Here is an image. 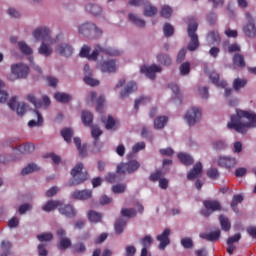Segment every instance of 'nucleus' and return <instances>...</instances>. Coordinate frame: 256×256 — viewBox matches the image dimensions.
<instances>
[{
	"mask_svg": "<svg viewBox=\"0 0 256 256\" xmlns=\"http://www.w3.org/2000/svg\"><path fill=\"white\" fill-rule=\"evenodd\" d=\"M228 129H234L237 133H246L249 129L256 128V113L253 111L236 110L231 116Z\"/></svg>",
	"mask_w": 256,
	"mask_h": 256,
	"instance_id": "1",
	"label": "nucleus"
},
{
	"mask_svg": "<svg viewBox=\"0 0 256 256\" xmlns=\"http://www.w3.org/2000/svg\"><path fill=\"white\" fill-rule=\"evenodd\" d=\"M91 53V48L87 45H84L80 51V57H86L89 61H97L99 55H111L112 57H117L121 53L118 49L111 47H103L99 44L94 46V49Z\"/></svg>",
	"mask_w": 256,
	"mask_h": 256,
	"instance_id": "2",
	"label": "nucleus"
},
{
	"mask_svg": "<svg viewBox=\"0 0 256 256\" xmlns=\"http://www.w3.org/2000/svg\"><path fill=\"white\" fill-rule=\"evenodd\" d=\"M112 57L109 54H100L99 57H102L101 60L97 61L96 69H99L101 73H116L118 66L115 59H105V57Z\"/></svg>",
	"mask_w": 256,
	"mask_h": 256,
	"instance_id": "3",
	"label": "nucleus"
},
{
	"mask_svg": "<svg viewBox=\"0 0 256 256\" xmlns=\"http://www.w3.org/2000/svg\"><path fill=\"white\" fill-rule=\"evenodd\" d=\"M72 181L71 185H81L87 181V171H83V163H77L71 170Z\"/></svg>",
	"mask_w": 256,
	"mask_h": 256,
	"instance_id": "4",
	"label": "nucleus"
},
{
	"mask_svg": "<svg viewBox=\"0 0 256 256\" xmlns=\"http://www.w3.org/2000/svg\"><path fill=\"white\" fill-rule=\"evenodd\" d=\"M197 27V22H193L188 25V36L190 37V42L188 44L189 51L199 49V36L196 34Z\"/></svg>",
	"mask_w": 256,
	"mask_h": 256,
	"instance_id": "5",
	"label": "nucleus"
},
{
	"mask_svg": "<svg viewBox=\"0 0 256 256\" xmlns=\"http://www.w3.org/2000/svg\"><path fill=\"white\" fill-rule=\"evenodd\" d=\"M202 112L201 109L193 107L189 109L184 115V121L189 125V127H194L199 121H201Z\"/></svg>",
	"mask_w": 256,
	"mask_h": 256,
	"instance_id": "6",
	"label": "nucleus"
},
{
	"mask_svg": "<svg viewBox=\"0 0 256 256\" xmlns=\"http://www.w3.org/2000/svg\"><path fill=\"white\" fill-rule=\"evenodd\" d=\"M8 106L12 111L16 112L18 117H23V115H25L29 109V106L25 102H19V97L17 96H14L10 99Z\"/></svg>",
	"mask_w": 256,
	"mask_h": 256,
	"instance_id": "7",
	"label": "nucleus"
},
{
	"mask_svg": "<svg viewBox=\"0 0 256 256\" xmlns=\"http://www.w3.org/2000/svg\"><path fill=\"white\" fill-rule=\"evenodd\" d=\"M32 36L36 41H51V28L45 25L38 26L33 30Z\"/></svg>",
	"mask_w": 256,
	"mask_h": 256,
	"instance_id": "8",
	"label": "nucleus"
},
{
	"mask_svg": "<svg viewBox=\"0 0 256 256\" xmlns=\"http://www.w3.org/2000/svg\"><path fill=\"white\" fill-rule=\"evenodd\" d=\"M204 72L208 73V77L214 85H216L217 87H221L222 89H225L226 97H229L231 95V93H233V89L227 88V82H225L223 80L219 81V74L217 72H215V71L209 72L207 70V68L204 69Z\"/></svg>",
	"mask_w": 256,
	"mask_h": 256,
	"instance_id": "9",
	"label": "nucleus"
},
{
	"mask_svg": "<svg viewBox=\"0 0 256 256\" xmlns=\"http://www.w3.org/2000/svg\"><path fill=\"white\" fill-rule=\"evenodd\" d=\"M247 24L243 28V32L246 35V37H249L250 39H255L256 37V27H255V18H253V15L251 13L246 12L245 13Z\"/></svg>",
	"mask_w": 256,
	"mask_h": 256,
	"instance_id": "10",
	"label": "nucleus"
},
{
	"mask_svg": "<svg viewBox=\"0 0 256 256\" xmlns=\"http://www.w3.org/2000/svg\"><path fill=\"white\" fill-rule=\"evenodd\" d=\"M139 167H141V164L139 163V161L130 160L127 163L118 165L117 173H119L120 175H125V173H129V174L135 173V171H137Z\"/></svg>",
	"mask_w": 256,
	"mask_h": 256,
	"instance_id": "11",
	"label": "nucleus"
},
{
	"mask_svg": "<svg viewBox=\"0 0 256 256\" xmlns=\"http://www.w3.org/2000/svg\"><path fill=\"white\" fill-rule=\"evenodd\" d=\"M11 73L14 75V79H25L29 75V66L23 63L13 64Z\"/></svg>",
	"mask_w": 256,
	"mask_h": 256,
	"instance_id": "12",
	"label": "nucleus"
},
{
	"mask_svg": "<svg viewBox=\"0 0 256 256\" xmlns=\"http://www.w3.org/2000/svg\"><path fill=\"white\" fill-rule=\"evenodd\" d=\"M171 229L166 228L163 232L156 236L157 241H159L158 249L165 251L168 245H171Z\"/></svg>",
	"mask_w": 256,
	"mask_h": 256,
	"instance_id": "13",
	"label": "nucleus"
},
{
	"mask_svg": "<svg viewBox=\"0 0 256 256\" xmlns=\"http://www.w3.org/2000/svg\"><path fill=\"white\" fill-rule=\"evenodd\" d=\"M205 209L201 211V214L204 217H209L211 213H215V211H221V203L215 200H206L204 201Z\"/></svg>",
	"mask_w": 256,
	"mask_h": 256,
	"instance_id": "14",
	"label": "nucleus"
},
{
	"mask_svg": "<svg viewBox=\"0 0 256 256\" xmlns=\"http://www.w3.org/2000/svg\"><path fill=\"white\" fill-rule=\"evenodd\" d=\"M163 69L161 68V66L157 65V64H153L151 66H141L140 68V73H143V75H145L146 77H148V79H155L156 77V73H161Z\"/></svg>",
	"mask_w": 256,
	"mask_h": 256,
	"instance_id": "15",
	"label": "nucleus"
},
{
	"mask_svg": "<svg viewBox=\"0 0 256 256\" xmlns=\"http://www.w3.org/2000/svg\"><path fill=\"white\" fill-rule=\"evenodd\" d=\"M217 163L219 167H223L224 169H233L234 167H237V158L230 156H220Z\"/></svg>",
	"mask_w": 256,
	"mask_h": 256,
	"instance_id": "16",
	"label": "nucleus"
},
{
	"mask_svg": "<svg viewBox=\"0 0 256 256\" xmlns=\"http://www.w3.org/2000/svg\"><path fill=\"white\" fill-rule=\"evenodd\" d=\"M55 52L61 57H71L73 55V46L69 43H59L56 45Z\"/></svg>",
	"mask_w": 256,
	"mask_h": 256,
	"instance_id": "17",
	"label": "nucleus"
},
{
	"mask_svg": "<svg viewBox=\"0 0 256 256\" xmlns=\"http://www.w3.org/2000/svg\"><path fill=\"white\" fill-rule=\"evenodd\" d=\"M93 29H95V24L93 22H86L78 25V33L84 37H93Z\"/></svg>",
	"mask_w": 256,
	"mask_h": 256,
	"instance_id": "18",
	"label": "nucleus"
},
{
	"mask_svg": "<svg viewBox=\"0 0 256 256\" xmlns=\"http://www.w3.org/2000/svg\"><path fill=\"white\" fill-rule=\"evenodd\" d=\"M57 235H58V239L60 241V247L62 249H69V247H71V239L67 238V232L60 228L57 231Z\"/></svg>",
	"mask_w": 256,
	"mask_h": 256,
	"instance_id": "19",
	"label": "nucleus"
},
{
	"mask_svg": "<svg viewBox=\"0 0 256 256\" xmlns=\"http://www.w3.org/2000/svg\"><path fill=\"white\" fill-rule=\"evenodd\" d=\"M72 197L78 201H87L93 197V192L91 190H77L72 193Z\"/></svg>",
	"mask_w": 256,
	"mask_h": 256,
	"instance_id": "20",
	"label": "nucleus"
},
{
	"mask_svg": "<svg viewBox=\"0 0 256 256\" xmlns=\"http://www.w3.org/2000/svg\"><path fill=\"white\" fill-rule=\"evenodd\" d=\"M202 174H203V165L200 162H198L195 164L193 169L188 173L187 179H189V181H193V179H197L201 177Z\"/></svg>",
	"mask_w": 256,
	"mask_h": 256,
	"instance_id": "21",
	"label": "nucleus"
},
{
	"mask_svg": "<svg viewBox=\"0 0 256 256\" xmlns=\"http://www.w3.org/2000/svg\"><path fill=\"white\" fill-rule=\"evenodd\" d=\"M18 48L24 55H28V60L33 63V48L29 46L25 41L18 42Z\"/></svg>",
	"mask_w": 256,
	"mask_h": 256,
	"instance_id": "22",
	"label": "nucleus"
},
{
	"mask_svg": "<svg viewBox=\"0 0 256 256\" xmlns=\"http://www.w3.org/2000/svg\"><path fill=\"white\" fill-rule=\"evenodd\" d=\"M137 90V83L136 82H128L125 88L120 92V98L125 99V97H129L131 93H135Z\"/></svg>",
	"mask_w": 256,
	"mask_h": 256,
	"instance_id": "23",
	"label": "nucleus"
},
{
	"mask_svg": "<svg viewBox=\"0 0 256 256\" xmlns=\"http://www.w3.org/2000/svg\"><path fill=\"white\" fill-rule=\"evenodd\" d=\"M39 55H42L43 57H51L53 53V47L51 45L46 44L45 41H43L38 48Z\"/></svg>",
	"mask_w": 256,
	"mask_h": 256,
	"instance_id": "24",
	"label": "nucleus"
},
{
	"mask_svg": "<svg viewBox=\"0 0 256 256\" xmlns=\"http://www.w3.org/2000/svg\"><path fill=\"white\" fill-rule=\"evenodd\" d=\"M16 151H20L21 153L24 154H29V153H33L35 151V145L31 144V143H26V144H22V145H18L13 147V150Z\"/></svg>",
	"mask_w": 256,
	"mask_h": 256,
	"instance_id": "25",
	"label": "nucleus"
},
{
	"mask_svg": "<svg viewBox=\"0 0 256 256\" xmlns=\"http://www.w3.org/2000/svg\"><path fill=\"white\" fill-rule=\"evenodd\" d=\"M143 14L145 17H155V15H157V7L153 6L149 3V0H147V3L144 4Z\"/></svg>",
	"mask_w": 256,
	"mask_h": 256,
	"instance_id": "26",
	"label": "nucleus"
},
{
	"mask_svg": "<svg viewBox=\"0 0 256 256\" xmlns=\"http://www.w3.org/2000/svg\"><path fill=\"white\" fill-rule=\"evenodd\" d=\"M221 237V230H216L210 233H201L200 238L206 239V241H217Z\"/></svg>",
	"mask_w": 256,
	"mask_h": 256,
	"instance_id": "27",
	"label": "nucleus"
},
{
	"mask_svg": "<svg viewBox=\"0 0 256 256\" xmlns=\"http://www.w3.org/2000/svg\"><path fill=\"white\" fill-rule=\"evenodd\" d=\"M85 9L88 13H91V15H94L95 17L103 13V8L97 4H87Z\"/></svg>",
	"mask_w": 256,
	"mask_h": 256,
	"instance_id": "28",
	"label": "nucleus"
},
{
	"mask_svg": "<svg viewBox=\"0 0 256 256\" xmlns=\"http://www.w3.org/2000/svg\"><path fill=\"white\" fill-rule=\"evenodd\" d=\"M208 45H219L221 43V36L218 32L211 31L207 36Z\"/></svg>",
	"mask_w": 256,
	"mask_h": 256,
	"instance_id": "29",
	"label": "nucleus"
},
{
	"mask_svg": "<svg viewBox=\"0 0 256 256\" xmlns=\"http://www.w3.org/2000/svg\"><path fill=\"white\" fill-rule=\"evenodd\" d=\"M167 121H169V118H167V116H158L154 120V129H157V130L165 129V125H167Z\"/></svg>",
	"mask_w": 256,
	"mask_h": 256,
	"instance_id": "30",
	"label": "nucleus"
},
{
	"mask_svg": "<svg viewBox=\"0 0 256 256\" xmlns=\"http://www.w3.org/2000/svg\"><path fill=\"white\" fill-rule=\"evenodd\" d=\"M34 117H36L37 120H30L28 122V126L30 127H39L43 125V116H41V113H39V110H35L33 112Z\"/></svg>",
	"mask_w": 256,
	"mask_h": 256,
	"instance_id": "31",
	"label": "nucleus"
},
{
	"mask_svg": "<svg viewBox=\"0 0 256 256\" xmlns=\"http://www.w3.org/2000/svg\"><path fill=\"white\" fill-rule=\"evenodd\" d=\"M128 17H129V21H131V23L136 25V27H140V28L145 27V20H143L137 14L130 13Z\"/></svg>",
	"mask_w": 256,
	"mask_h": 256,
	"instance_id": "32",
	"label": "nucleus"
},
{
	"mask_svg": "<svg viewBox=\"0 0 256 256\" xmlns=\"http://www.w3.org/2000/svg\"><path fill=\"white\" fill-rule=\"evenodd\" d=\"M59 212L61 215H65L66 217H75V210L71 205L60 206Z\"/></svg>",
	"mask_w": 256,
	"mask_h": 256,
	"instance_id": "33",
	"label": "nucleus"
},
{
	"mask_svg": "<svg viewBox=\"0 0 256 256\" xmlns=\"http://www.w3.org/2000/svg\"><path fill=\"white\" fill-rule=\"evenodd\" d=\"M56 101H58V103H69V101H71V99H73V97H71V95L67 94V93H63V92H58L54 95Z\"/></svg>",
	"mask_w": 256,
	"mask_h": 256,
	"instance_id": "34",
	"label": "nucleus"
},
{
	"mask_svg": "<svg viewBox=\"0 0 256 256\" xmlns=\"http://www.w3.org/2000/svg\"><path fill=\"white\" fill-rule=\"evenodd\" d=\"M61 205V202L55 201V200H49L43 207L42 209L46 211V213H49L51 211H54V209H57Z\"/></svg>",
	"mask_w": 256,
	"mask_h": 256,
	"instance_id": "35",
	"label": "nucleus"
},
{
	"mask_svg": "<svg viewBox=\"0 0 256 256\" xmlns=\"http://www.w3.org/2000/svg\"><path fill=\"white\" fill-rule=\"evenodd\" d=\"M102 122L104 123L105 128L108 130L117 127V120H114L111 116H107V118L102 117Z\"/></svg>",
	"mask_w": 256,
	"mask_h": 256,
	"instance_id": "36",
	"label": "nucleus"
},
{
	"mask_svg": "<svg viewBox=\"0 0 256 256\" xmlns=\"http://www.w3.org/2000/svg\"><path fill=\"white\" fill-rule=\"evenodd\" d=\"M157 61L158 63H161V65H166L167 67H169V65H171V63L173 62L171 56L168 54H158Z\"/></svg>",
	"mask_w": 256,
	"mask_h": 256,
	"instance_id": "37",
	"label": "nucleus"
},
{
	"mask_svg": "<svg viewBox=\"0 0 256 256\" xmlns=\"http://www.w3.org/2000/svg\"><path fill=\"white\" fill-rule=\"evenodd\" d=\"M82 122L86 127L93 123V114L89 111H83L81 116Z\"/></svg>",
	"mask_w": 256,
	"mask_h": 256,
	"instance_id": "38",
	"label": "nucleus"
},
{
	"mask_svg": "<svg viewBox=\"0 0 256 256\" xmlns=\"http://www.w3.org/2000/svg\"><path fill=\"white\" fill-rule=\"evenodd\" d=\"M41 169L37 164L30 163L25 168L22 169V175H29V173H35V171H39Z\"/></svg>",
	"mask_w": 256,
	"mask_h": 256,
	"instance_id": "39",
	"label": "nucleus"
},
{
	"mask_svg": "<svg viewBox=\"0 0 256 256\" xmlns=\"http://www.w3.org/2000/svg\"><path fill=\"white\" fill-rule=\"evenodd\" d=\"M178 159L183 163V165H193V157L189 154L179 153Z\"/></svg>",
	"mask_w": 256,
	"mask_h": 256,
	"instance_id": "40",
	"label": "nucleus"
},
{
	"mask_svg": "<svg viewBox=\"0 0 256 256\" xmlns=\"http://www.w3.org/2000/svg\"><path fill=\"white\" fill-rule=\"evenodd\" d=\"M127 225V221H125L123 218H120L115 223V231L118 235H121L123 233V229H125V226Z\"/></svg>",
	"mask_w": 256,
	"mask_h": 256,
	"instance_id": "41",
	"label": "nucleus"
},
{
	"mask_svg": "<svg viewBox=\"0 0 256 256\" xmlns=\"http://www.w3.org/2000/svg\"><path fill=\"white\" fill-rule=\"evenodd\" d=\"M101 214L99 212L90 210L88 212V219L91 221V223H99L101 221Z\"/></svg>",
	"mask_w": 256,
	"mask_h": 256,
	"instance_id": "42",
	"label": "nucleus"
},
{
	"mask_svg": "<svg viewBox=\"0 0 256 256\" xmlns=\"http://www.w3.org/2000/svg\"><path fill=\"white\" fill-rule=\"evenodd\" d=\"M5 83L0 79V103H5L9 99V93L4 90Z\"/></svg>",
	"mask_w": 256,
	"mask_h": 256,
	"instance_id": "43",
	"label": "nucleus"
},
{
	"mask_svg": "<svg viewBox=\"0 0 256 256\" xmlns=\"http://www.w3.org/2000/svg\"><path fill=\"white\" fill-rule=\"evenodd\" d=\"M219 221L223 231H229V229H231V222H229V218L224 215H220Z\"/></svg>",
	"mask_w": 256,
	"mask_h": 256,
	"instance_id": "44",
	"label": "nucleus"
},
{
	"mask_svg": "<svg viewBox=\"0 0 256 256\" xmlns=\"http://www.w3.org/2000/svg\"><path fill=\"white\" fill-rule=\"evenodd\" d=\"M246 85H247V80H245V79L236 78L233 81V88L236 91H240V89H243V87H245Z\"/></svg>",
	"mask_w": 256,
	"mask_h": 256,
	"instance_id": "45",
	"label": "nucleus"
},
{
	"mask_svg": "<svg viewBox=\"0 0 256 256\" xmlns=\"http://www.w3.org/2000/svg\"><path fill=\"white\" fill-rule=\"evenodd\" d=\"M61 135L66 143H71V138L73 137V129L65 128L61 131Z\"/></svg>",
	"mask_w": 256,
	"mask_h": 256,
	"instance_id": "46",
	"label": "nucleus"
},
{
	"mask_svg": "<svg viewBox=\"0 0 256 256\" xmlns=\"http://www.w3.org/2000/svg\"><path fill=\"white\" fill-rule=\"evenodd\" d=\"M1 249H2V253L0 256H8L9 255V251H11V242L9 241H2L1 242Z\"/></svg>",
	"mask_w": 256,
	"mask_h": 256,
	"instance_id": "47",
	"label": "nucleus"
},
{
	"mask_svg": "<svg viewBox=\"0 0 256 256\" xmlns=\"http://www.w3.org/2000/svg\"><path fill=\"white\" fill-rule=\"evenodd\" d=\"M122 217H135L137 215V211L133 208H122L121 210Z\"/></svg>",
	"mask_w": 256,
	"mask_h": 256,
	"instance_id": "48",
	"label": "nucleus"
},
{
	"mask_svg": "<svg viewBox=\"0 0 256 256\" xmlns=\"http://www.w3.org/2000/svg\"><path fill=\"white\" fill-rule=\"evenodd\" d=\"M234 65H237L238 67H245V58L241 54H235L234 58Z\"/></svg>",
	"mask_w": 256,
	"mask_h": 256,
	"instance_id": "49",
	"label": "nucleus"
},
{
	"mask_svg": "<svg viewBox=\"0 0 256 256\" xmlns=\"http://www.w3.org/2000/svg\"><path fill=\"white\" fill-rule=\"evenodd\" d=\"M160 14H161V17H164V19H169V17L173 15V9H171V7L169 6H163Z\"/></svg>",
	"mask_w": 256,
	"mask_h": 256,
	"instance_id": "50",
	"label": "nucleus"
},
{
	"mask_svg": "<svg viewBox=\"0 0 256 256\" xmlns=\"http://www.w3.org/2000/svg\"><path fill=\"white\" fill-rule=\"evenodd\" d=\"M243 202V196L242 195H235L233 196L232 202H231V207L233 209V211H237V205H239V203Z\"/></svg>",
	"mask_w": 256,
	"mask_h": 256,
	"instance_id": "51",
	"label": "nucleus"
},
{
	"mask_svg": "<svg viewBox=\"0 0 256 256\" xmlns=\"http://www.w3.org/2000/svg\"><path fill=\"white\" fill-rule=\"evenodd\" d=\"M74 143H75L81 157H85L86 149H85V146H81V138H79V137L74 138Z\"/></svg>",
	"mask_w": 256,
	"mask_h": 256,
	"instance_id": "52",
	"label": "nucleus"
},
{
	"mask_svg": "<svg viewBox=\"0 0 256 256\" xmlns=\"http://www.w3.org/2000/svg\"><path fill=\"white\" fill-rule=\"evenodd\" d=\"M84 82L86 83V85H90V87H97V85H99V80L93 78V75L85 76Z\"/></svg>",
	"mask_w": 256,
	"mask_h": 256,
	"instance_id": "53",
	"label": "nucleus"
},
{
	"mask_svg": "<svg viewBox=\"0 0 256 256\" xmlns=\"http://www.w3.org/2000/svg\"><path fill=\"white\" fill-rule=\"evenodd\" d=\"M180 243L184 249H193V240L189 237L182 238Z\"/></svg>",
	"mask_w": 256,
	"mask_h": 256,
	"instance_id": "54",
	"label": "nucleus"
},
{
	"mask_svg": "<svg viewBox=\"0 0 256 256\" xmlns=\"http://www.w3.org/2000/svg\"><path fill=\"white\" fill-rule=\"evenodd\" d=\"M179 71L182 75H188L191 71V64H189V62L182 63L179 67Z\"/></svg>",
	"mask_w": 256,
	"mask_h": 256,
	"instance_id": "55",
	"label": "nucleus"
},
{
	"mask_svg": "<svg viewBox=\"0 0 256 256\" xmlns=\"http://www.w3.org/2000/svg\"><path fill=\"white\" fill-rule=\"evenodd\" d=\"M142 246L144 249H149L151 245H153V238L149 235H146L142 240H141Z\"/></svg>",
	"mask_w": 256,
	"mask_h": 256,
	"instance_id": "56",
	"label": "nucleus"
},
{
	"mask_svg": "<svg viewBox=\"0 0 256 256\" xmlns=\"http://www.w3.org/2000/svg\"><path fill=\"white\" fill-rule=\"evenodd\" d=\"M91 133H92L93 139H96V140L99 139L101 135H103V131H101V128H99V126L97 125L92 126Z\"/></svg>",
	"mask_w": 256,
	"mask_h": 256,
	"instance_id": "57",
	"label": "nucleus"
},
{
	"mask_svg": "<svg viewBox=\"0 0 256 256\" xmlns=\"http://www.w3.org/2000/svg\"><path fill=\"white\" fill-rule=\"evenodd\" d=\"M74 252L75 253H85L87 251V247L85 246L84 243L78 242L73 246Z\"/></svg>",
	"mask_w": 256,
	"mask_h": 256,
	"instance_id": "58",
	"label": "nucleus"
},
{
	"mask_svg": "<svg viewBox=\"0 0 256 256\" xmlns=\"http://www.w3.org/2000/svg\"><path fill=\"white\" fill-rule=\"evenodd\" d=\"M163 31H164L165 37H171V35H173L175 30L171 24L167 23L164 25Z\"/></svg>",
	"mask_w": 256,
	"mask_h": 256,
	"instance_id": "59",
	"label": "nucleus"
},
{
	"mask_svg": "<svg viewBox=\"0 0 256 256\" xmlns=\"http://www.w3.org/2000/svg\"><path fill=\"white\" fill-rule=\"evenodd\" d=\"M127 186L125 184H117L112 186L113 193H125Z\"/></svg>",
	"mask_w": 256,
	"mask_h": 256,
	"instance_id": "60",
	"label": "nucleus"
},
{
	"mask_svg": "<svg viewBox=\"0 0 256 256\" xmlns=\"http://www.w3.org/2000/svg\"><path fill=\"white\" fill-rule=\"evenodd\" d=\"M213 149H215L216 151H221V149H225L226 145H225V141L223 140H216L213 142Z\"/></svg>",
	"mask_w": 256,
	"mask_h": 256,
	"instance_id": "61",
	"label": "nucleus"
},
{
	"mask_svg": "<svg viewBox=\"0 0 256 256\" xmlns=\"http://www.w3.org/2000/svg\"><path fill=\"white\" fill-rule=\"evenodd\" d=\"M37 239L40 241H51V239H53V234L52 233L39 234L37 236Z\"/></svg>",
	"mask_w": 256,
	"mask_h": 256,
	"instance_id": "62",
	"label": "nucleus"
},
{
	"mask_svg": "<svg viewBox=\"0 0 256 256\" xmlns=\"http://www.w3.org/2000/svg\"><path fill=\"white\" fill-rule=\"evenodd\" d=\"M207 176L210 179H217L219 177V170L212 168L207 171Z\"/></svg>",
	"mask_w": 256,
	"mask_h": 256,
	"instance_id": "63",
	"label": "nucleus"
},
{
	"mask_svg": "<svg viewBox=\"0 0 256 256\" xmlns=\"http://www.w3.org/2000/svg\"><path fill=\"white\" fill-rule=\"evenodd\" d=\"M143 149H145V142H138L133 146L132 152L139 153V151H143Z\"/></svg>",
	"mask_w": 256,
	"mask_h": 256,
	"instance_id": "64",
	"label": "nucleus"
}]
</instances>
